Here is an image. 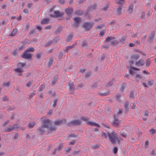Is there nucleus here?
<instances>
[{
  "instance_id": "nucleus-16",
  "label": "nucleus",
  "mask_w": 156,
  "mask_h": 156,
  "mask_svg": "<svg viewBox=\"0 0 156 156\" xmlns=\"http://www.w3.org/2000/svg\"><path fill=\"white\" fill-rule=\"evenodd\" d=\"M49 21L48 19H44L41 21V23L42 24H45L48 23Z\"/></svg>"
},
{
  "instance_id": "nucleus-12",
  "label": "nucleus",
  "mask_w": 156,
  "mask_h": 156,
  "mask_svg": "<svg viewBox=\"0 0 156 156\" xmlns=\"http://www.w3.org/2000/svg\"><path fill=\"white\" fill-rule=\"evenodd\" d=\"M74 20L75 22L74 24V26H77L81 21V19L78 18H74Z\"/></svg>"
},
{
  "instance_id": "nucleus-33",
  "label": "nucleus",
  "mask_w": 156,
  "mask_h": 156,
  "mask_svg": "<svg viewBox=\"0 0 156 156\" xmlns=\"http://www.w3.org/2000/svg\"><path fill=\"white\" fill-rule=\"evenodd\" d=\"M73 48V46H67L66 48V50H65V51L66 52H68V49H69V48H70V49H71L72 48Z\"/></svg>"
},
{
  "instance_id": "nucleus-50",
  "label": "nucleus",
  "mask_w": 156,
  "mask_h": 156,
  "mask_svg": "<svg viewBox=\"0 0 156 156\" xmlns=\"http://www.w3.org/2000/svg\"><path fill=\"white\" fill-rule=\"evenodd\" d=\"M25 48V47H24V46H21L19 47L18 49L20 50H22L23 49V48Z\"/></svg>"
},
{
  "instance_id": "nucleus-62",
  "label": "nucleus",
  "mask_w": 156,
  "mask_h": 156,
  "mask_svg": "<svg viewBox=\"0 0 156 156\" xmlns=\"http://www.w3.org/2000/svg\"><path fill=\"white\" fill-rule=\"evenodd\" d=\"M59 2L61 4H63L64 3V0H59Z\"/></svg>"
},
{
  "instance_id": "nucleus-7",
  "label": "nucleus",
  "mask_w": 156,
  "mask_h": 156,
  "mask_svg": "<svg viewBox=\"0 0 156 156\" xmlns=\"http://www.w3.org/2000/svg\"><path fill=\"white\" fill-rule=\"evenodd\" d=\"M93 24L91 23H86L84 24L83 27L85 29L89 30L92 27Z\"/></svg>"
},
{
  "instance_id": "nucleus-55",
  "label": "nucleus",
  "mask_w": 156,
  "mask_h": 156,
  "mask_svg": "<svg viewBox=\"0 0 156 156\" xmlns=\"http://www.w3.org/2000/svg\"><path fill=\"white\" fill-rule=\"evenodd\" d=\"M75 141L74 140H73L69 143V145H73L75 143Z\"/></svg>"
},
{
  "instance_id": "nucleus-41",
  "label": "nucleus",
  "mask_w": 156,
  "mask_h": 156,
  "mask_svg": "<svg viewBox=\"0 0 156 156\" xmlns=\"http://www.w3.org/2000/svg\"><path fill=\"white\" fill-rule=\"evenodd\" d=\"M118 151V148L116 147H115L113 149V152L114 154H116L117 153Z\"/></svg>"
},
{
  "instance_id": "nucleus-45",
  "label": "nucleus",
  "mask_w": 156,
  "mask_h": 156,
  "mask_svg": "<svg viewBox=\"0 0 156 156\" xmlns=\"http://www.w3.org/2000/svg\"><path fill=\"white\" fill-rule=\"evenodd\" d=\"M130 97L131 98H133L134 97V92L132 91L131 92L130 94Z\"/></svg>"
},
{
  "instance_id": "nucleus-32",
  "label": "nucleus",
  "mask_w": 156,
  "mask_h": 156,
  "mask_svg": "<svg viewBox=\"0 0 156 156\" xmlns=\"http://www.w3.org/2000/svg\"><path fill=\"white\" fill-rule=\"evenodd\" d=\"M10 84L9 82L6 83H3V86L4 87H8L10 85Z\"/></svg>"
},
{
  "instance_id": "nucleus-14",
  "label": "nucleus",
  "mask_w": 156,
  "mask_h": 156,
  "mask_svg": "<svg viewBox=\"0 0 156 156\" xmlns=\"http://www.w3.org/2000/svg\"><path fill=\"white\" fill-rule=\"evenodd\" d=\"M145 64V62L142 59H140L137 62V66H143Z\"/></svg>"
},
{
  "instance_id": "nucleus-2",
  "label": "nucleus",
  "mask_w": 156,
  "mask_h": 156,
  "mask_svg": "<svg viewBox=\"0 0 156 156\" xmlns=\"http://www.w3.org/2000/svg\"><path fill=\"white\" fill-rule=\"evenodd\" d=\"M44 119V118H41V121L43 123L42 125L38 129V132L41 134H42L45 131V129L48 128V126L51 124V122L50 120L48 119L44 120H43Z\"/></svg>"
},
{
  "instance_id": "nucleus-8",
  "label": "nucleus",
  "mask_w": 156,
  "mask_h": 156,
  "mask_svg": "<svg viewBox=\"0 0 156 156\" xmlns=\"http://www.w3.org/2000/svg\"><path fill=\"white\" fill-rule=\"evenodd\" d=\"M114 120L112 123V125L116 127L119 125L120 122L117 118L115 117V115H114Z\"/></svg>"
},
{
  "instance_id": "nucleus-38",
  "label": "nucleus",
  "mask_w": 156,
  "mask_h": 156,
  "mask_svg": "<svg viewBox=\"0 0 156 156\" xmlns=\"http://www.w3.org/2000/svg\"><path fill=\"white\" fill-rule=\"evenodd\" d=\"M154 81L153 80L149 81L148 82V84L149 86H151L153 84Z\"/></svg>"
},
{
  "instance_id": "nucleus-20",
  "label": "nucleus",
  "mask_w": 156,
  "mask_h": 156,
  "mask_svg": "<svg viewBox=\"0 0 156 156\" xmlns=\"http://www.w3.org/2000/svg\"><path fill=\"white\" fill-rule=\"evenodd\" d=\"M56 130V128L54 127H51L48 129V131L49 133H51Z\"/></svg>"
},
{
  "instance_id": "nucleus-29",
  "label": "nucleus",
  "mask_w": 156,
  "mask_h": 156,
  "mask_svg": "<svg viewBox=\"0 0 156 156\" xmlns=\"http://www.w3.org/2000/svg\"><path fill=\"white\" fill-rule=\"evenodd\" d=\"M102 137L103 139H106L107 138V136L105 133L103 132L102 134Z\"/></svg>"
},
{
  "instance_id": "nucleus-52",
  "label": "nucleus",
  "mask_w": 156,
  "mask_h": 156,
  "mask_svg": "<svg viewBox=\"0 0 156 156\" xmlns=\"http://www.w3.org/2000/svg\"><path fill=\"white\" fill-rule=\"evenodd\" d=\"M16 50H14L12 52V54L14 55H16Z\"/></svg>"
},
{
  "instance_id": "nucleus-1",
  "label": "nucleus",
  "mask_w": 156,
  "mask_h": 156,
  "mask_svg": "<svg viewBox=\"0 0 156 156\" xmlns=\"http://www.w3.org/2000/svg\"><path fill=\"white\" fill-rule=\"evenodd\" d=\"M131 61L129 62V64L130 68L129 71L131 75H134L136 71V68L133 67V66L136 65V56L134 55L132 56L131 57Z\"/></svg>"
},
{
  "instance_id": "nucleus-10",
  "label": "nucleus",
  "mask_w": 156,
  "mask_h": 156,
  "mask_svg": "<svg viewBox=\"0 0 156 156\" xmlns=\"http://www.w3.org/2000/svg\"><path fill=\"white\" fill-rule=\"evenodd\" d=\"M66 122V120L64 119L62 120L57 121L55 122V124L57 125H61L65 123Z\"/></svg>"
},
{
  "instance_id": "nucleus-34",
  "label": "nucleus",
  "mask_w": 156,
  "mask_h": 156,
  "mask_svg": "<svg viewBox=\"0 0 156 156\" xmlns=\"http://www.w3.org/2000/svg\"><path fill=\"white\" fill-rule=\"evenodd\" d=\"M125 2V0H119L117 3L119 4H123Z\"/></svg>"
},
{
  "instance_id": "nucleus-61",
  "label": "nucleus",
  "mask_w": 156,
  "mask_h": 156,
  "mask_svg": "<svg viewBox=\"0 0 156 156\" xmlns=\"http://www.w3.org/2000/svg\"><path fill=\"white\" fill-rule=\"evenodd\" d=\"M23 12L24 13H28V10L27 9H25L23 10Z\"/></svg>"
},
{
  "instance_id": "nucleus-31",
  "label": "nucleus",
  "mask_w": 156,
  "mask_h": 156,
  "mask_svg": "<svg viewBox=\"0 0 156 156\" xmlns=\"http://www.w3.org/2000/svg\"><path fill=\"white\" fill-rule=\"evenodd\" d=\"M141 17L142 19H144L145 18V13L144 12H142L141 13Z\"/></svg>"
},
{
  "instance_id": "nucleus-27",
  "label": "nucleus",
  "mask_w": 156,
  "mask_h": 156,
  "mask_svg": "<svg viewBox=\"0 0 156 156\" xmlns=\"http://www.w3.org/2000/svg\"><path fill=\"white\" fill-rule=\"evenodd\" d=\"M53 61L52 59L51 58L49 61L48 63V66H51L53 64Z\"/></svg>"
},
{
  "instance_id": "nucleus-13",
  "label": "nucleus",
  "mask_w": 156,
  "mask_h": 156,
  "mask_svg": "<svg viewBox=\"0 0 156 156\" xmlns=\"http://www.w3.org/2000/svg\"><path fill=\"white\" fill-rule=\"evenodd\" d=\"M66 12L67 14L71 15L73 12V9L72 8H68L66 9Z\"/></svg>"
},
{
  "instance_id": "nucleus-58",
  "label": "nucleus",
  "mask_w": 156,
  "mask_h": 156,
  "mask_svg": "<svg viewBox=\"0 0 156 156\" xmlns=\"http://www.w3.org/2000/svg\"><path fill=\"white\" fill-rule=\"evenodd\" d=\"M2 100L4 101H5L8 100L7 98L6 97H4L2 98Z\"/></svg>"
},
{
  "instance_id": "nucleus-9",
  "label": "nucleus",
  "mask_w": 156,
  "mask_h": 156,
  "mask_svg": "<svg viewBox=\"0 0 156 156\" xmlns=\"http://www.w3.org/2000/svg\"><path fill=\"white\" fill-rule=\"evenodd\" d=\"M154 36L155 32L153 31L151 33V35L149 36L148 39L147 40L148 41L150 42H152Z\"/></svg>"
},
{
  "instance_id": "nucleus-42",
  "label": "nucleus",
  "mask_w": 156,
  "mask_h": 156,
  "mask_svg": "<svg viewBox=\"0 0 156 156\" xmlns=\"http://www.w3.org/2000/svg\"><path fill=\"white\" fill-rule=\"evenodd\" d=\"M137 52H138L140 53L141 55H142L144 56H146V55L144 54V53H143L142 51H140L139 50L137 49Z\"/></svg>"
},
{
  "instance_id": "nucleus-35",
  "label": "nucleus",
  "mask_w": 156,
  "mask_h": 156,
  "mask_svg": "<svg viewBox=\"0 0 156 156\" xmlns=\"http://www.w3.org/2000/svg\"><path fill=\"white\" fill-rule=\"evenodd\" d=\"M44 88V86L43 85H41L39 88V91H42Z\"/></svg>"
},
{
  "instance_id": "nucleus-22",
  "label": "nucleus",
  "mask_w": 156,
  "mask_h": 156,
  "mask_svg": "<svg viewBox=\"0 0 156 156\" xmlns=\"http://www.w3.org/2000/svg\"><path fill=\"white\" fill-rule=\"evenodd\" d=\"M16 128L15 127V126H10L9 128L7 130V131L8 132H10L11 131L14 130Z\"/></svg>"
},
{
  "instance_id": "nucleus-23",
  "label": "nucleus",
  "mask_w": 156,
  "mask_h": 156,
  "mask_svg": "<svg viewBox=\"0 0 156 156\" xmlns=\"http://www.w3.org/2000/svg\"><path fill=\"white\" fill-rule=\"evenodd\" d=\"M115 39V38L112 37H108L106 38L105 41H108L110 40H113Z\"/></svg>"
},
{
  "instance_id": "nucleus-19",
  "label": "nucleus",
  "mask_w": 156,
  "mask_h": 156,
  "mask_svg": "<svg viewBox=\"0 0 156 156\" xmlns=\"http://www.w3.org/2000/svg\"><path fill=\"white\" fill-rule=\"evenodd\" d=\"M17 31V29H14L12 31V33L10 34L9 36H13L16 35Z\"/></svg>"
},
{
  "instance_id": "nucleus-17",
  "label": "nucleus",
  "mask_w": 156,
  "mask_h": 156,
  "mask_svg": "<svg viewBox=\"0 0 156 156\" xmlns=\"http://www.w3.org/2000/svg\"><path fill=\"white\" fill-rule=\"evenodd\" d=\"M69 89L71 90H73L74 89V84L73 82H70L68 84Z\"/></svg>"
},
{
  "instance_id": "nucleus-44",
  "label": "nucleus",
  "mask_w": 156,
  "mask_h": 156,
  "mask_svg": "<svg viewBox=\"0 0 156 156\" xmlns=\"http://www.w3.org/2000/svg\"><path fill=\"white\" fill-rule=\"evenodd\" d=\"M118 43V41H117L114 40L113 41H112V44L114 45L115 44H117Z\"/></svg>"
},
{
  "instance_id": "nucleus-21",
  "label": "nucleus",
  "mask_w": 156,
  "mask_h": 156,
  "mask_svg": "<svg viewBox=\"0 0 156 156\" xmlns=\"http://www.w3.org/2000/svg\"><path fill=\"white\" fill-rule=\"evenodd\" d=\"M35 123L34 122H30L28 124V126L31 129L33 128L34 126Z\"/></svg>"
},
{
  "instance_id": "nucleus-40",
  "label": "nucleus",
  "mask_w": 156,
  "mask_h": 156,
  "mask_svg": "<svg viewBox=\"0 0 156 156\" xmlns=\"http://www.w3.org/2000/svg\"><path fill=\"white\" fill-rule=\"evenodd\" d=\"M72 36L71 35H68L67 38V40L68 41H70L72 39Z\"/></svg>"
},
{
  "instance_id": "nucleus-39",
  "label": "nucleus",
  "mask_w": 156,
  "mask_h": 156,
  "mask_svg": "<svg viewBox=\"0 0 156 156\" xmlns=\"http://www.w3.org/2000/svg\"><path fill=\"white\" fill-rule=\"evenodd\" d=\"M31 81H29L27 83L26 86L27 87H29L31 85Z\"/></svg>"
},
{
  "instance_id": "nucleus-56",
  "label": "nucleus",
  "mask_w": 156,
  "mask_h": 156,
  "mask_svg": "<svg viewBox=\"0 0 156 156\" xmlns=\"http://www.w3.org/2000/svg\"><path fill=\"white\" fill-rule=\"evenodd\" d=\"M41 56V55L40 53H38L36 55V57L37 58H39Z\"/></svg>"
},
{
  "instance_id": "nucleus-47",
  "label": "nucleus",
  "mask_w": 156,
  "mask_h": 156,
  "mask_svg": "<svg viewBox=\"0 0 156 156\" xmlns=\"http://www.w3.org/2000/svg\"><path fill=\"white\" fill-rule=\"evenodd\" d=\"M149 145V142L148 141H145V148H147V146Z\"/></svg>"
},
{
  "instance_id": "nucleus-64",
  "label": "nucleus",
  "mask_w": 156,
  "mask_h": 156,
  "mask_svg": "<svg viewBox=\"0 0 156 156\" xmlns=\"http://www.w3.org/2000/svg\"><path fill=\"white\" fill-rule=\"evenodd\" d=\"M142 84H143V85L144 87H147V84L145 83H142Z\"/></svg>"
},
{
  "instance_id": "nucleus-36",
  "label": "nucleus",
  "mask_w": 156,
  "mask_h": 156,
  "mask_svg": "<svg viewBox=\"0 0 156 156\" xmlns=\"http://www.w3.org/2000/svg\"><path fill=\"white\" fill-rule=\"evenodd\" d=\"M129 105V103L128 102H126L125 104V108L126 109H127L128 108V106Z\"/></svg>"
},
{
  "instance_id": "nucleus-63",
  "label": "nucleus",
  "mask_w": 156,
  "mask_h": 156,
  "mask_svg": "<svg viewBox=\"0 0 156 156\" xmlns=\"http://www.w3.org/2000/svg\"><path fill=\"white\" fill-rule=\"evenodd\" d=\"M37 29L39 30H41L42 28L41 26H37Z\"/></svg>"
},
{
  "instance_id": "nucleus-46",
  "label": "nucleus",
  "mask_w": 156,
  "mask_h": 156,
  "mask_svg": "<svg viewBox=\"0 0 156 156\" xmlns=\"http://www.w3.org/2000/svg\"><path fill=\"white\" fill-rule=\"evenodd\" d=\"M122 10L121 7H119L117 9V12L118 14H119Z\"/></svg>"
},
{
  "instance_id": "nucleus-28",
  "label": "nucleus",
  "mask_w": 156,
  "mask_h": 156,
  "mask_svg": "<svg viewBox=\"0 0 156 156\" xmlns=\"http://www.w3.org/2000/svg\"><path fill=\"white\" fill-rule=\"evenodd\" d=\"M63 147V145L62 144H60L58 146V148H56L55 149V151H57V150H58V151H59V150H60V149H61V148L62 147Z\"/></svg>"
},
{
  "instance_id": "nucleus-5",
  "label": "nucleus",
  "mask_w": 156,
  "mask_h": 156,
  "mask_svg": "<svg viewBox=\"0 0 156 156\" xmlns=\"http://www.w3.org/2000/svg\"><path fill=\"white\" fill-rule=\"evenodd\" d=\"M81 124V121L79 120H76L70 122L69 124V126L71 125H80Z\"/></svg>"
},
{
  "instance_id": "nucleus-3",
  "label": "nucleus",
  "mask_w": 156,
  "mask_h": 156,
  "mask_svg": "<svg viewBox=\"0 0 156 156\" xmlns=\"http://www.w3.org/2000/svg\"><path fill=\"white\" fill-rule=\"evenodd\" d=\"M107 133L109 140L112 143L115 144L116 142L119 143V140L117 133L112 131L111 133L108 132Z\"/></svg>"
},
{
  "instance_id": "nucleus-53",
  "label": "nucleus",
  "mask_w": 156,
  "mask_h": 156,
  "mask_svg": "<svg viewBox=\"0 0 156 156\" xmlns=\"http://www.w3.org/2000/svg\"><path fill=\"white\" fill-rule=\"evenodd\" d=\"M105 33V32L104 31H102L99 34V35L100 36H102Z\"/></svg>"
},
{
  "instance_id": "nucleus-37",
  "label": "nucleus",
  "mask_w": 156,
  "mask_h": 156,
  "mask_svg": "<svg viewBox=\"0 0 156 156\" xmlns=\"http://www.w3.org/2000/svg\"><path fill=\"white\" fill-rule=\"evenodd\" d=\"M57 102V100H55L54 101V103H53V104L52 105H53V108H54L55 107Z\"/></svg>"
},
{
  "instance_id": "nucleus-18",
  "label": "nucleus",
  "mask_w": 156,
  "mask_h": 156,
  "mask_svg": "<svg viewBox=\"0 0 156 156\" xmlns=\"http://www.w3.org/2000/svg\"><path fill=\"white\" fill-rule=\"evenodd\" d=\"M58 76H56L53 77V78L52 79V82L51 84L53 85L56 83V82L57 81L58 79Z\"/></svg>"
},
{
  "instance_id": "nucleus-54",
  "label": "nucleus",
  "mask_w": 156,
  "mask_h": 156,
  "mask_svg": "<svg viewBox=\"0 0 156 156\" xmlns=\"http://www.w3.org/2000/svg\"><path fill=\"white\" fill-rule=\"evenodd\" d=\"M108 94L107 93H104L102 94H100V95L101 96H106Z\"/></svg>"
},
{
  "instance_id": "nucleus-60",
  "label": "nucleus",
  "mask_w": 156,
  "mask_h": 156,
  "mask_svg": "<svg viewBox=\"0 0 156 156\" xmlns=\"http://www.w3.org/2000/svg\"><path fill=\"white\" fill-rule=\"evenodd\" d=\"M129 45V47H132L134 46V44L133 43H130Z\"/></svg>"
},
{
  "instance_id": "nucleus-26",
  "label": "nucleus",
  "mask_w": 156,
  "mask_h": 156,
  "mask_svg": "<svg viewBox=\"0 0 156 156\" xmlns=\"http://www.w3.org/2000/svg\"><path fill=\"white\" fill-rule=\"evenodd\" d=\"M150 65V58H147L146 60V66L148 67Z\"/></svg>"
},
{
  "instance_id": "nucleus-30",
  "label": "nucleus",
  "mask_w": 156,
  "mask_h": 156,
  "mask_svg": "<svg viewBox=\"0 0 156 156\" xmlns=\"http://www.w3.org/2000/svg\"><path fill=\"white\" fill-rule=\"evenodd\" d=\"M26 51H27L28 52L29 51L33 52L34 51V50L33 48L31 47H30L28 48Z\"/></svg>"
},
{
  "instance_id": "nucleus-49",
  "label": "nucleus",
  "mask_w": 156,
  "mask_h": 156,
  "mask_svg": "<svg viewBox=\"0 0 156 156\" xmlns=\"http://www.w3.org/2000/svg\"><path fill=\"white\" fill-rule=\"evenodd\" d=\"M149 132L151 133V134H153L155 133V130L153 129H151L149 130Z\"/></svg>"
},
{
  "instance_id": "nucleus-43",
  "label": "nucleus",
  "mask_w": 156,
  "mask_h": 156,
  "mask_svg": "<svg viewBox=\"0 0 156 156\" xmlns=\"http://www.w3.org/2000/svg\"><path fill=\"white\" fill-rule=\"evenodd\" d=\"M121 134L122 136L123 137H126V136H127L126 133L124 132H122L121 133Z\"/></svg>"
},
{
  "instance_id": "nucleus-4",
  "label": "nucleus",
  "mask_w": 156,
  "mask_h": 156,
  "mask_svg": "<svg viewBox=\"0 0 156 156\" xmlns=\"http://www.w3.org/2000/svg\"><path fill=\"white\" fill-rule=\"evenodd\" d=\"M81 120L83 121L86 122L87 124L93 126L99 127L100 125L95 122H93L91 121H88V119L86 117H82L81 118Z\"/></svg>"
},
{
  "instance_id": "nucleus-11",
  "label": "nucleus",
  "mask_w": 156,
  "mask_h": 156,
  "mask_svg": "<svg viewBox=\"0 0 156 156\" xmlns=\"http://www.w3.org/2000/svg\"><path fill=\"white\" fill-rule=\"evenodd\" d=\"M54 15H50L51 17H60L61 16V14L58 11H56L54 12Z\"/></svg>"
},
{
  "instance_id": "nucleus-6",
  "label": "nucleus",
  "mask_w": 156,
  "mask_h": 156,
  "mask_svg": "<svg viewBox=\"0 0 156 156\" xmlns=\"http://www.w3.org/2000/svg\"><path fill=\"white\" fill-rule=\"evenodd\" d=\"M22 57L24 58L27 59H30L32 58L31 54L26 51L23 53Z\"/></svg>"
},
{
  "instance_id": "nucleus-48",
  "label": "nucleus",
  "mask_w": 156,
  "mask_h": 156,
  "mask_svg": "<svg viewBox=\"0 0 156 156\" xmlns=\"http://www.w3.org/2000/svg\"><path fill=\"white\" fill-rule=\"evenodd\" d=\"M35 91H34V92H33L32 94H31L30 95V98H32L34 96V95L35 94Z\"/></svg>"
},
{
  "instance_id": "nucleus-59",
  "label": "nucleus",
  "mask_w": 156,
  "mask_h": 156,
  "mask_svg": "<svg viewBox=\"0 0 156 156\" xmlns=\"http://www.w3.org/2000/svg\"><path fill=\"white\" fill-rule=\"evenodd\" d=\"M51 28V26L50 25H49L47 26L46 28L45 29H49Z\"/></svg>"
},
{
  "instance_id": "nucleus-57",
  "label": "nucleus",
  "mask_w": 156,
  "mask_h": 156,
  "mask_svg": "<svg viewBox=\"0 0 156 156\" xmlns=\"http://www.w3.org/2000/svg\"><path fill=\"white\" fill-rule=\"evenodd\" d=\"M148 112L147 111H146L145 112L144 115L146 116H148Z\"/></svg>"
},
{
  "instance_id": "nucleus-25",
  "label": "nucleus",
  "mask_w": 156,
  "mask_h": 156,
  "mask_svg": "<svg viewBox=\"0 0 156 156\" xmlns=\"http://www.w3.org/2000/svg\"><path fill=\"white\" fill-rule=\"evenodd\" d=\"M133 5H131L129 6V11L130 13H132L133 11Z\"/></svg>"
},
{
  "instance_id": "nucleus-24",
  "label": "nucleus",
  "mask_w": 156,
  "mask_h": 156,
  "mask_svg": "<svg viewBox=\"0 0 156 156\" xmlns=\"http://www.w3.org/2000/svg\"><path fill=\"white\" fill-rule=\"evenodd\" d=\"M82 12L80 11H77L75 12V14L76 15H81L82 14Z\"/></svg>"
},
{
  "instance_id": "nucleus-51",
  "label": "nucleus",
  "mask_w": 156,
  "mask_h": 156,
  "mask_svg": "<svg viewBox=\"0 0 156 156\" xmlns=\"http://www.w3.org/2000/svg\"><path fill=\"white\" fill-rule=\"evenodd\" d=\"M147 36L146 35L144 36L143 37L142 40V42H144L145 40V39L146 37Z\"/></svg>"
},
{
  "instance_id": "nucleus-15",
  "label": "nucleus",
  "mask_w": 156,
  "mask_h": 156,
  "mask_svg": "<svg viewBox=\"0 0 156 156\" xmlns=\"http://www.w3.org/2000/svg\"><path fill=\"white\" fill-rule=\"evenodd\" d=\"M15 71H17L19 73L18 75L20 76L22 75V73L23 72V70L20 68H18L16 69H15Z\"/></svg>"
}]
</instances>
